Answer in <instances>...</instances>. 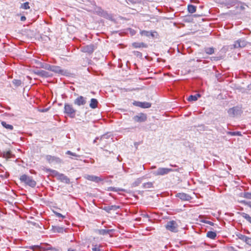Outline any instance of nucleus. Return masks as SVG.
<instances>
[{"label": "nucleus", "mask_w": 251, "mask_h": 251, "mask_svg": "<svg viewBox=\"0 0 251 251\" xmlns=\"http://www.w3.org/2000/svg\"><path fill=\"white\" fill-rule=\"evenodd\" d=\"M86 103V98L82 96L77 97L74 100V104L78 106L84 105Z\"/></svg>", "instance_id": "nucleus-9"}, {"label": "nucleus", "mask_w": 251, "mask_h": 251, "mask_svg": "<svg viewBox=\"0 0 251 251\" xmlns=\"http://www.w3.org/2000/svg\"><path fill=\"white\" fill-rule=\"evenodd\" d=\"M3 156L5 158H9L11 157L12 154L10 151L4 152L3 153Z\"/></svg>", "instance_id": "nucleus-37"}, {"label": "nucleus", "mask_w": 251, "mask_h": 251, "mask_svg": "<svg viewBox=\"0 0 251 251\" xmlns=\"http://www.w3.org/2000/svg\"><path fill=\"white\" fill-rule=\"evenodd\" d=\"M132 46L134 48H147V45L143 42H134L132 44Z\"/></svg>", "instance_id": "nucleus-17"}, {"label": "nucleus", "mask_w": 251, "mask_h": 251, "mask_svg": "<svg viewBox=\"0 0 251 251\" xmlns=\"http://www.w3.org/2000/svg\"><path fill=\"white\" fill-rule=\"evenodd\" d=\"M248 245L251 246V237L247 236L244 241Z\"/></svg>", "instance_id": "nucleus-40"}, {"label": "nucleus", "mask_w": 251, "mask_h": 251, "mask_svg": "<svg viewBox=\"0 0 251 251\" xmlns=\"http://www.w3.org/2000/svg\"><path fill=\"white\" fill-rule=\"evenodd\" d=\"M52 72L63 75H67L68 74L67 71L62 70L60 67L57 66H53Z\"/></svg>", "instance_id": "nucleus-14"}, {"label": "nucleus", "mask_w": 251, "mask_h": 251, "mask_svg": "<svg viewBox=\"0 0 251 251\" xmlns=\"http://www.w3.org/2000/svg\"><path fill=\"white\" fill-rule=\"evenodd\" d=\"M147 119V115L146 114L141 113L133 117L134 122L137 123H142L146 121Z\"/></svg>", "instance_id": "nucleus-6"}, {"label": "nucleus", "mask_w": 251, "mask_h": 251, "mask_svg": "<svg viewBox=\"0 0 251 251\" xmlns=\"http://www.w3.org/2000/svg\"><path fill=\"white\" fill-rule=\"evenodd\" d=\"M66 154H69V155H72V156H75V157L79 156V155H78L76 154H75V153H73V152H71V151H67Z\"/></svg>", "instance_id": "nucleus-45"}, {"label": "nucleus", "mask_w": 251, "mask_h": 251, "mask_svg": "<svg viewBox=\"0 0 251 251\" xmlns=\"http://www.w3.org/2000/svg\"><path fill=\"white\" fill-rule=\"evenodd\" d=\"M52 230L54 232L57 233H63L64 230L63 227L56 226H52Z\"/></svg>", "instance_id": "nucleus-25"}, {"label": "nucleus", "mask_w": 251, "mask_h": 251, "mask_svg": "<svg viewBox=\"0 0 251 251\" xmlns=\"http://www.w3.org/2000/svg\"><path fill=\"white\" fill-rule=\"evenodd\" d=\"M166 229L173 232L178 231L179 225L176 221L172 220L169 221L165 226Z\"/></svg>", "instance_id": "nucleus-1"}, {"label": "nucleus", "mask_w": 251, "mask_h": 251, "mask_svg": "<svg viewBox=\"0 0 251 251\" xmlns=\"http://www.w3.org/2000/svg\"><path fill=\"white\" fill-rule=\"evenodd\" d=\"M84 177L90 181L95 182L96 183H99L100 181L103 180V178L100 176H97L94 175H85Z\"/></svg>", "instance_id": "nucleus-7"}, {"label": "nucleus", "mask_w": 251, "mask_h": 251, "mask_svg": "<svg viewBox=\"0 0 251 251\" xmlns=\"http://www.w3.org/2000/svg\"><path fill=\"white\" fill-rule=\"evenodd\" d=\"M20 8L24 9H28L30 8V6H29V2H26L24 3L21 4L20 6Z\"/></svg>", "instance_id": "nucleus-34"}, {"label": "nucleus", "mask_w": 251, "mask_h": 251, "mask_svg": "<svg viewBox=\"0 0 251 251\" xmlns=\"http://www.w3.org/2000/svg\"><path fill=\"white\" fill-rule=\"evenodd\" d=\"M140 34L142 36H145L147 37L154 36L153 32L146 30H142L140 31Z\"/></svg>", "instance_id": "nucleus-20"}, {"label": "nucleus", "mask_w": 251, "mask_h": 251, "mask_svg": "<svg viewBox=\"0 0 251 251\" xmlns=\"http://www.w3.org/2000/svg\"><path fill=\"white\" fill-rule=\"evenodd\" d=\"M26 20V18L25 16H22L21 17V21H25Z\"/></svg>", "instance_id": "nucleus-51"}, {"label": "nucleus", "mask_w": 251, "mask_h": 251, "mask_svg": "<svg viewBox=\"0 0 251 251\" xmlns=\"http://www.w3.org/2000/svg\"><path fill=\"white\" fill-rule=\"evenodd\" d=\"M111 153V151H108L107 150H103V155L105 156H108Z\"/></svg>", "instance_id": "nucleus-42"}, {"label": "nucleus", "mask_w": 251, "mask_h": 251, "mask_svg": "<svg viewBox=\"0 0 251 251\" xmlns=\"http://www.w3.org/2000/svg\"><path fill=\"white\" fill-rule=\"evenodd\" d=\"M57 179L67 184L70 183L69 178L63 174L60 173L58 176H57Z\"/></svg>", "instance_id": "nucleus-15"}, {"label": "nucleus", "mask_w": 251, "mask_h": 251, "mask_svg": "<svg viewBox=\"0 0 251 251\" xmlns=\"http://www.w3.org/2000/svg\"><path fill=\"white\" fill-rule=\"evenodd\" d=\"M107 190L109 191H114L119 192L120 191H126V190L124 189L114 187H109L107 188Z\"/></svg>", "instance_id": "nucleus-26"}, {"label": "nucleus", "mask_w": 251, "mask_h": 251, "mask_svg": "<svg viewBox=\"0 0 251 251\" xmlns=\"http://www.w3.org/2000/svg\"><path fill=\"white\" fill-rule=\"evenodd\" d=\"M112 231V229H99V230H98V234H99L100 235H105V234H109Z\"/></svg>", "instance_id": "nucleus-24"}, {"label": "nucleus", "mask_w": 251, "mask_h": 251, "mask_svg": "<svg viewBox=\"0 0 251 251\" xmlns=\"http://www.w3.org/2000/svg\"><path fill=\"white\" fill-rule=\"evenodd\" d=\"M53 66V65H47L45 69L52 72Z\"/></svg>", "instance_id": "nucleus-44"}, {"label": "nucleus", "mask_w": 251, "mask_h": 251, "mask_svg": "<svg viewBox=\"0 0 251 251\" xmlns=\"http://www.w3.org/2000/svg\"><path fill=\"white\" fill-rule=\"evenodd\" d=\"M35 74L41 77H48L49 76V73L44 70H39L34 71Z\"/></svg>", "instance_id": "nucleus-16"}, {"label": "nucleus", "mask_w": 251, "mask_h": 251, "mask_svg": "<svg viewBox=\"0 0 251 251\" xmlns=\"http://www.w3.org/2000/svg\"><path fill=\"white\" fill-rule=\"evenodd\" d=\"M142 182V178H138L134 182L132 183L133 187L138 186Z\"/></svg>", "instance_id": "nucleus-39"}, {"label": "nucleus", "mask_w": 251, "mask_h": 251, "mask_svg": "<svg viewBox=\"0 0 251 251\" xmlns=\"http://www.w3.org/2000/svg\"><path fill=\"white\" fill-rule=\"evenodd\" d=\"M126 2L128 4H136L138 3H140V0H126Z\"/></svg>", "instance_id": "nucleus-36"}, {"label": "nucleus", "mask_w": 251, "mask_h": 251, "mask_svg": "<svg viewBox=\"0 0 251 251\" xmlns=\"http://www.w3.org/2000/svg\"><path fill=\"white\" fill-rule=\"evenodd\" d=\"M20 180L25 182L26 184L32 187H35L36 184V181L33 179L32 177L26 175L21 176L20 177Z\"/></svg>", "instance_id": "nucleus-3"}, {"label": "nucleus", "mask_w": 251, "mask_h": 251, "mask_svg": "<svg viewBox=\"0 0 251 251\" xmlns=\"http://www.w3.org/2000/svg\"><path fill=\"white\" fill-rule=\"evenodd\" d=\"M101 208L105 210L106 212L110 213L111 211H115L120 208V206L116 205H107L103 207H101Z\"/></svg>", "instance_id": "nucleus-12"}, {"label": "nucleus", "mask_w": 251, "mask_h": 251, "mask_svg": "<svg viewBox=\"0 0 251 251\" xmlns=\"http://www.w3.org/2000/svg\"><path fill=\"white\" fill-rule=\"evenodd\" d=\"M170 166H172V167H176V165H172V164H171Z\"/></svg>", "instance_id": "nucleus-54"}, {"label": "nucleus", "mask_w": 251, "mask_h": 251, "mask_svg": "<svg viewBox=\"0 0 251 251\" xmlns=\"http://www.w3.org/2000/svg\"><path fill=\"white\" fill-rule=\"evenodd\" d=\"M226 133L228 135H230L231 136H241V133L239 131H236V132H231V131H227Z\"/></svg>", "instance_id": "nucleus-33"}, {"label": "nucleus", "mask_w": 251, "mask_h": 251, "mask_svg": "<svg viewBox=\"0 0 251 251\" xmlns=\"http://www.w3.org/2000/svg\"><path fill=\"white\" fill-rule=\"evenodd\" d=\"M156 168V167H155V166H152V167H151V168H152V169H154V168Z\"/></svg>", "instance_id": "nucleus-55"}, {"label": "nucleus", "mask_w": 251, "mask_h": 251, "mask_svg": "<svg viewBox=\"0 0 251 251\" xmlns=\"http://www.w3.org/2000/svg\"><path fill=\"white\" fill-rule=\"evenodd\" d=\"M207 223L209 224L211 226H213V223L212 222H211L208 221V222H207Z\"/></svg>", "instance_id": "nucleus-53"}, {"label": "nucleus", "mask_w": 251, "mask_h": 251, "mask_svg": "<svg viewBox=\"0 0 251 251\" xmlns=\"http://www.w3.org/2000/svg\"><path fill=\"white\" fill-rule=\"evenodd\" d=\"M64 112L70 117L73 118L75 116L76 110L73 108L72 105L65 103L64 105Z\"/></svg>", "instance_id": "nucleus-4"}, {"label": "nucleus", "mask_w": 251, "mask_h": 251, "mask_svg": "<svg viewBox=\"0 0 251 251\" xmlns=\"http://www.w3.org/2000/svg\"><path fill=\"white\" fill-rule=\"evenodd\" d=\"M12 83L16 87H18L21 85L22 81L19 79H13Z\"/></svg>", "instance_id": "nucleus-35"}, {"label": "nucleus", "mask_w": 251, "mask_h": 251, "mask_svg": "<svg viewBox=\"0 0 251 251\" xmlns=\"http://www.w3.org/2000/svg\"><path fill=\"white\" fill-rule=\"evenodd\" d=\"M204 51L207 54H212L214 52V49L213 47L204 48Z\"/></svg>", "instance_id": "nucleus-30"}, {"label": "nucleus", "mask_w": 251, "mask_h": 251, "mask_svg": "<svg viewBox=\"0 0 251 251\" xmlns=\"http://www.w3.org/2000/svg\"><path fill=\"white\" fill-rule=\"evenodd\" d=\"M242 195H243L244 197L247 199H251V193L244 192L241 193Z\"/></svg>", "instance_id": "nucleus-38"}, {"label": "nucleus", "mask_w": 251, "mask_h": 251, "mask_svg": "<svg viewBox=\"0 0 251 251\" xmlns=\"http://www.w3.org/2000/svg\"><path fill=\"white\" fill-rule=\"evenodd\" d=\"M245 218L250 223H251V217L248 214H246L244 216Z\"/></svg>", "instance_id": "nucleus-47"}, {"label": "nucleus", "mask_w": 251, "mask_h": 251, "mask_svg": "<svg viewBox=\"0 0 251 251\" xmlns=\"http://www.w3.org/2000/svg\"><path fill=\"white\" fill-rule=\"evenodd\" d=\"M98 101L96 99H92L90 103V107L92 109L96 108L98 106Z\"/></svg>", "instance_id": "nucleus-19"}, {"label": "nucleus", "mask_w": 251, "mask_h": 251, "mask_svg": "<svg viewBox=\"0 0 251 251\" xmlns=\"http://www.w3.org/2000/svg\"><path fill=\"white\" fill-rule=\"evenodd\" d=\"M239 1L237 0H226V4L228 6H232L237 4Z\"/></svg>", "instance_id": "nucleus-23"}, {"label": "nucleus", "mask_w": 251, "mask_h": 251, "mask_svg": "<svg viewBox=\"0 0 251 251\" xmlns=\"http://www.w3.org/2000/svg\"><path fill=\"white\" fill-rule=\"evenodd\" d=\"M93 251H100V250L99 246L97 245L94 246V247L92 248Z\"/></svg>", "instance_id": "nucleus-46"}, {"label": "nucleus", "mask_w": 251, "mask_h": 251, "mask_svg": "<svg viewBox=\"0 0 251 251\" xmlns=\"http://www.w3.org/2000/svg\"><path fill=\"white\" fill-rule=\"evenodd\" d=\"M133 104L136 106L140 107L143 108H147L151 107V103L148 102H140L134 101Z\"/></svg>", "instance_id": "nucleus-8"}, {"label": "nucleus", "mask_w": 251, "mask_h": 251, "mask_svg": "<svg viewBox=\"0 0 251 251\" xmlns=\"http://www.w3.org/2000/svg\"><path fill=\"white\" fill-rule=\"evenodd\" d=\"M108 136L106 134H104L101 136L100 137H97L93 141V143H96L97 140H100V142H103L105 139H108Z\"/></svg>", "instance_id": "nucleus-28"}, {"label": "nucleus", "mask_w": 251, "mask_h": 251, "mask_svg": "<svg viewBox=\"0 0 251 251\" xmlns=\"http://www.w3.org/2000/svg\"><path fill=\"white\" fill-rule=\"evenodd\" d=\"M245 6H247L245 4H242V5L240 6V8L241 10H244L245 9Z\"/></svg>", "instance_id": "nucleus-49"}, {"label": "nucleus", "mask_w": 251, "mask_h": 251, "mask_svg": "<svg viewBox=\"0 0 251 251\" xmlns=\"http://www.w3.org/2000/svg\"><path fill=\"white\" fill-rule=\"evenodd\" d=\"M68 251H76L75 250H74L72 248H69L68 250Z\"/></svg>", "instance_id": "nucleus-52"}, {"label": "nucleus", "mask_w": 251, "mask_h": 251, "mask_svg": "<svg viewBox=\"0 0 251 251\" xmlns=\"http://www.w3.org/2000/svg\"><path fill=\"white\" fill-rule=\"evenodd\" d=\"M237 236L239 239L241 240L243 242L245 241V239L247 237V236L241 234H239L237 235Z\"/></svg>", "instance_id": "nucleus-41"}, {"label": "nucleus", "mask_w": 251, "mask_h": 251, "mask_svg": "<svg viewBox=\"0 0 251 251\" xmlns=\"http://www.w3.org/2000/svg\"><path fill=\"white\" fill-rule=\"evenodd\" d=\"M1 125L7 129L12 130L13 129V126L12 125L7 124L5 122L2 121Z\"/></svg>", "instance_id": "nucleus-31"}, {"label": "nucleus", "mask_w": 251, "mask_h": 251, "mask_svg": "<svg viewBox=\"0 0 251 251\" xmlns=\"http://www.w3.org/2000/svg\"><path fill=\"white\" fill-rule=\"evenodd\" d=\"M47 171L48 172H50V174L52 176H55L56 177V178L57 177V176H58V175H59V173L57 171H55V170H51L50 169H47Z\"/></svg>", "instance_id": "nucleus-27"}, {"label": "nucleus", "mask_w": 251, "mask_h": 251, "mask_svg": "<svg viewBox=\"0 0 251 251\" xmlns=\"http://www.w3.org/2000/svg\"><path fill=\"white\" fill-rule=\"evenodd\" d=\"M95 50V47L93 45L90 44L85 46L82 48V51L84 52L92 53Z\"/></svg>", "instance_id": "nucleus-13"}, {"label": "nucleus", "mask_w": 251, "mask_h": 251, "mask_svg": "<svg viewBox=\"0 0 251 251\" xmlns=\"http://www.w3.org/2000/svg\"><path fill=\"white\" fill-rule=\"evenodd\" d=\"M130 204H135L134 203H131Z\"/></svg>", "instance_id": "nucleus-57"}, {"label": "nucleus", "mask_w": 251, "mask_h": 251, "mask_svg": "<svg viewBox=\"0 0 251 251\" xmlns=\"http://www.w3.org/2000/svg\"><path fill=\"white\" fill-rule=\"evenodd\" d=\"M220 57H212L211 58V59L212 60H219L220 59Z\"/></svg>", "instance_id": "nucleus-50"}, {"label": "nucleus", "mask_w": 251, "mask_h": 251, "mask_svg": "<svg viewBox=\"0 0 251 251\" xmlns=\"http://www.w3.org/2000/svg\"><path fill=\"white\" fill-rule=\"evenodd\" d=\"M188 11L190 13H194L196 11V6L193 5H188Z\"/></svg>", "instance_id": "nucleus-29"}, {"label": "nucleus", "mask_w": 251, "mask_h": 251, "mask_svg": "<svg viewBox=\"0 0 251 251\" xmlns=\"http://www.w3.org/2000/svg\"><path fill=\"white\" fill-rule=\"evenodd\" d=\"M14 204H19V203H17V202H15V203H14Z\"/></svg>", "instance_id": "nucleus-56"}, {"label": "nucleus", "mask_w": 251, "mask_h": 251, "mask_svg": "<svg viewBox=\"0 0 251 251\" xmlns=\"http://www.w3.org/2000/svg\"><path fill=\"white\" fill-rule=\"evenodd\" d=\"M46 159L50 163L53 162L59 163L61 162V160L59 158L50 155H47Z\"/></svg>", "instance_id": "nucleus-10"}, {"label": "nucleus", "mask_w": 251, "mask_h": 251, "mask_svg": "<svg viewBox=\"0 0 251 251\" xmlns=\"http://www.w3.org/2000/svg\"><path fill=\"white\" fill-rule=\"evenodd\" d=\"M133 53L137 57H142V53L139 51H133Z\"/></svg>", "instance_id": "nucleus-43"}, {"label": "nucleus", "mask_w": 251, "mask_h": 251, "mask_svg": "<svg viewBox=\"0 0 251 251\" xmlns=\"http://www.w3.org/2000/svg\"><path fill=\"white\" fill-rule=\"evenodd\" d=\"M247 42L243 39H239L235 42L233 44L234 48H244L247 45Z\"/></svg>", "instance_id": "nucleus-11"}, {"label": "nucleus", "mask_w": 251, "mask_h": 251, "mask_svg": "<svg viewBox=\"0 0 251 251\" xmlns=\"http://www.w3.org/2000/svg\"><path fill=\"white\" fill-rule=\"evenodd\" d=\"M177 197L183 201H189L191 199L189 196L184 193H179L177 194Z\"/></svg>", "instance_id": "nucleus-18"}, {"label": "nucleus", "mask_w": 251, "mask_h": 251, "mask_svg": "<svg viewBox=\"0 0 251 251\" xmlns=\"http://www.w3.org/2000/svg\"><path fill=\"white\" fill-rule=\"evenodd\" d=\"M54 213H55L56 216L58 217H61L62 218H64L65 217V216L62 215L61 214H60V213H59L58 212H54Z\"/></svg>", "instance_id": "nucleus-48"}, {"label": "nucleus", "mask_w": 251, "mask_h": 251, "mask_svg": "<svg viewBox=\"0 0 251 251\" xmlns=\"http://www.w3.org/2000/svg\"><path fill=\"white\" fill-rule=\"evenodd\" d=\"M174 171H178V169L174 170L171 168H159L156 171L152 172L153 175L155 176H164L169 174L170 172Z\"/></svg>", "instance_id": "nucleus-2"}, {"label": "nucleus", "mask_w": 251, "mask_h": 251, "mask_svg": "<svg viewBox=\"0 0 251 251\" xmlns=\"http://www.w3.org/2000/svg\"><path fill=\"white\" fill-rule=\"evenodd\" d=\"M201 97V95L197 94L195 95H191L187 99L188 100L190 101H196L199 98Z\"/></svg>", "instance_id": "nucleus-21"}, {"label": "nucleus", "mask_w": 251, "mask_h": 251, "mask_svg": "<svg viewBox=\"0 0 251 251\" xmlns=\"http://www.w3.org/2000/svg\"><path fill=\"white\" fill-rule=\"evenodd\" d=\"M153 187V183L151 182H148L147 183H145L143 185V188L145 189H149Z\"/></svg>", "instance_id": "nucleus-32"}, {"label": "nucleus", "mask_w": 251, "mask_h": 251, "mask_svg": "<svg viewBox=\"0 0 251 251\" xmlns=\"http://www.w3.org/2000/svg\"><path fill=\"white\" fill-rule=\"evenodd\" d=\"M227 112L230 117H233L241 114L242 111L240 107L236 106L229 109Z\"/></svg>", "instance_id": "nucleus-5"}, {"label": "nucleus", "mask_w": 251, "mask_h": 251, "mask_svg": "<svg viewBox=\"0 0 251 251\" xmlns=\"http://www.w3.org/2000/svg\"><path fill=\"white\" fill-rule=\"evenodd\" d=\"M216 235L217 234L214 231H209L206 233L207 237L211 239H214L216 238Z\"/></svg>", "instance_id": "nucleus-22"}]
</instances>
